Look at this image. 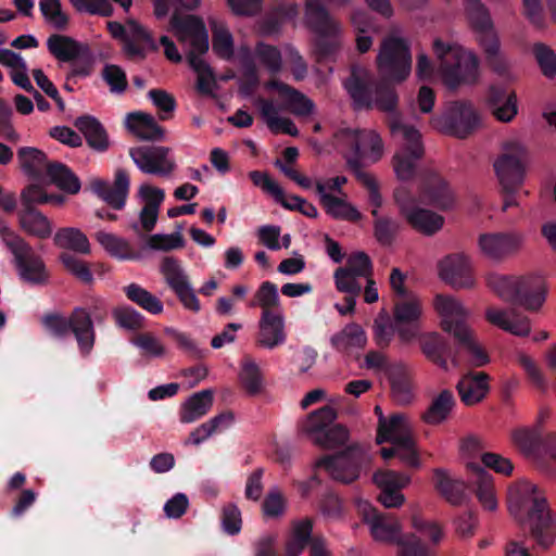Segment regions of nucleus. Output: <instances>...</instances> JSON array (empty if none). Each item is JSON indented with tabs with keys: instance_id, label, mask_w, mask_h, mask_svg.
<instances>
[{
	"instance_id": "obj_1",
	"label": "nucleus",
	"mask_w": 556,
	"mask_h": 556,
	"mask_svg": "<svg viewBox=\"0 0 556 556\" xmlns=\"http://www.w3.org/2000/svg\"><path fill=\"white\" fill-rule=\"evenodd\" d=\"M170 26L178 41L186 48L188 62L197 73L198 91L212 94L216 81L211 67L202 59L208 50V35L203 21L193 15L174 14Z\"/></svg>"
},
{
	"instance_id": "obj_2",
	"label": "nucleus",
	"mask_w": 556,
	"mask_h": 556,
	"mask_svg": "<svg viewBox=\"0 0 556 556\" xmlns=\"http://www.w3.org/2000/svg\"><path fill=\"white\" fill-rule=\"evenodd\" d=\"M432 50L438 75L446 88L456 90L479 83L480 62L475 52L440 38L433 40Z\"/></svg>"
},
{
	"instance_id": "obj_3",
	"label": "nucleus",
	"mask_w": 556,
	"mask_h": 556,
	"mask_svg": "<svg viewBox=\"0 0 556 556\" xmlns=\"http://www.w3.org/2000/svg\"><path fill=\"white\" fill-rule=\"evenodd\" d=\"M345 89L354 101L356 108H371L374 104L381 111L389 113L388 125L395 117L397 94L393 88L375 86L370 72L364 67H353L351 76L344 83Z\"/></svg>"
},
{
	"instance_id": "obj_4",
	"label": "nucleus",
	"mask_w": 556,
	"mask_h": 556,
	"mask_svg": "<svg viewBox=\"0 0 556 556\" xmlns=\"http://www.w3.org/2000/svg\"><path fill=\"white\" fill-rule=\"evenodd\" d=\"M377 72L381 80L400 84L407 79L412 72V55L408 42L395 35L386 36L376 58Z\"/></svg>"
},
{
	"instance_id": "obj_5",
	"label": "nucleus",
	"mask_w": 556,
	"mask_h": 556,
	"mask_svg": "<svg viewBox=\"0 0 556 556\" xmlns=\"http://www.w3.org/2000/svg\"><path fill=\"white\" fill-rule=\"evenodd\" d=\"M529 161L528 149L518 138L501 142L493 167L504 190L516 191L523 184Z\"/></svg>"
},
{
	"instance_id": "obj_6",
	"label": "nucleus",
	"mask_w": 556,
	"mask_h": 556,
	"mask_svg": "<svg viewBox=\"0 0 556 556\" xmlns=\"http://www.w3.org/2000/svg\"><path fill=\"white\" fill-rule=\"evenodd\" d=\"M390 130L394 137L403 140V147L393 155L392 163L395 175L401 180H408L414 177L417 161L424 155L420 132L397 118L390 121Z\"/></svg>"
},
{
	"instance_id": "obj_7",
	"label": "nucleus",
	"mask_w": 556,
	"mask_h": 556,
	"mask_svg": "<svg viewBox=\"0 0 556 556\" xmlns=\"http://www.w3.org/2000/svg\"><path fill=\"white\" fill-rule=\"evenodd\" d=\"M305 7L307 23L316 34V53L328 58L341 47V25L329 15L320 0H306Z\"/></svg>"
},
{
	"instance_id": "obj_8",
	"label": "nucleus",
	"mask_w": 556,
	"mask_h": 556,
	"mask_svg": "<svg viewBox=\"0 0 556 556\" xmlns=\"http://www.w3.org/2000/svg\"><path fill=\"white\" fill-rule=\"evenodd\" d=\"M393 198L400 215L415 231L430 237L443 228L444 217L421 207L416 198L405 188H397Z\"/></svg>"
},
{
	"instance_id": "obj_9",
	"label": "nucleus",
	"mask_w": 556,
	"mask_h": 556,
	"mask_svg": "<svg viewBox=\"0 0 556 556\" xmlns=\"http://www.w3.org/2000/svg\"><path fill=\"white\" fill-rule=\"evenodd\" d=\"M337 143L342 148H349L354 152V157H348L346 162L377 163L384 154V143L380 135L374 129L343 128L336 134Z\"/></svg>"
},
{
	"instance_id": "obj_10",
	"label": "nucleus",
	"mask_w": 556,
	"mask_h": 556,
	"mask_svg": "<svg viewBox=\"0 0 556 556\" xmlns=\"http://www.w3.org/2000/svg\"><path fill=\"white\" fill-rule=\"evenodd\" d=\"M371 458L365 446L350 445L344 452L321 458L317 466L337 481L351 483L359 477L362 467L369 465Z\"/></svg>"
},
{
	"instance_id": "obj_11",
	"label": "nucleus",
	"mask_w": 556,
	"mask_h": 556,
	"mask_svg": "<svg viewBox=\"0 0 556 556\" xmlns=\"http://www.w3.org/2000/svg\"><path fill=\"white\" fill-rule=\"evenodd\" d=\"M507 505L510 515L520 525L539 509L544 508L547 502L535 484L527 480H518L508 488Z\"/></svg>"
},
{
	"instance_id": "obj_12",
	"label": "nucleus",
	"mask_w": 556,
	"mask_h": 556,
	"mask_svg": "<svg viewBox=\"0 0 556 556\" xmlns=\"http://www.w3.org/2000/svg\"><path fill=\"white\" fill-rule=\"evenodd\" d=\"M108 28L114 38L124 40V50L130 58L143 59L148 51L157 49L150 33L135 20L127 21L126 25L118 22H109Z\"/></svg>"
},
{
	"instance_id": "obj_13",
	"label": "nucleus",
	"mask_w": 556,
	"mask_h": 556,
	"mask_svg": "<svg viewBox=\"0 0 556 556\" xmlns=\"http://www.w3.org/2000/svg\"><path fill=\"white\" fill-rule=\"evenodd\" d=\"M525 242L526 237L521 232H488L479 236L478 248L484 257L502 262L519 253L523 249Z\"/></svg>"
},
{
	"instance_id": "obj_14",
	"label": "nucleus",
	"mask_w": 556,
	"mask_h": 556,
	"mask_svg": "<svg viewBox=\"0 0 556 556\" xmlns=\"http://www.w3.org/2000/svg\"><path fill=\"white\" fill-rule=\"evenodd\" d=\"M433 306L440 317V326L443 331L457 338L470 329L467 324L470 311L455 296L437 294Z\"/></svg>"
},
{
	"instance_id": "obj_15",
	"label": "nucleus",
	"mask_w": 556,
	"mask_h": 556,
	"mask_svg": "<svg viewBox=\"0 0 556 556\" xmlns=\"http://www.w3.org/2000/svg\"><path fill=\"white\" fill-rule=\"evenodd\" d=\"M7 247L15 256L21 277L31 283H43L48 273L42 260L33 253L30 245L20 236L10 235Z\"/></svg>"
},
{
	"instance_id": "obj_16",
	"label": "nucleus",
	"mask_w": 556,
	"mask_h": 556,
	"mask_svg": "<svg viewBox=\"0 0 556 556\" xmlns=\"http://www.w3.org/2000/svg\"><path fill=\"white\" fill-rule=\"evenodd\" d=\"M358 511L369 527L374 540L382 543H396L403 538L401 523L392 515L379 514L367 501H358Z\"/></svg>"
},
{
	"instance_id": "obj_17",
	"label": "nucleus",
	"mask_w": 556,
	"mask_h": 556,
	"mask_svg": "<svg viewBox=\"0 0 556 556\" xmlns=\"http://www.w3.org/2000/svg\"><path fill=\"white\" fill-rule=\"evenodd\" d=\"M169 152L168 148L161 146L137 147L129 150V155L141 172L168 176L176 167V163L169 156Z\"/></svg>"
},
{
	"instance_id": "obj_18",
	"label": "nucleus",
	"mask_w": 556,
	"mask_h": 556,
	"mask_svg": "<svg viewBox=\"0 0 556 556\" xmlns=\"http://www.w3.org/2000/svg\"><path fill=\"white\" fill-rule=\"evenodd\" d=\"M438 268L440 278L454 288L475 286L471 258L463 252L446 255L439 262Z\"/></svg>"
},
{
	"instance_id": "obj_19",
	"label": "nucleus",
	"mask_w": 556,
	"mask_h": 556,
	"mask_svg": "<svg viewBox=\"0 0 556 556\" xmlns=\"http://www.w3.org/2000/svg\"><path fill=\"white\" fill-rule=\"evenodd\" d=\"M376 440L378 444L389 442L391 444L416 447L412 422L404 414L381 417L378 424Z\"/></svg>"
},
{
	"instance_id": "obj_20",
	"label": "nucleus",
	"mask_w": 556,
	"mask_h": 556,
	"mask_svg": "<svg viewBox=\"0 0 556 556\" xmlns=\"http://www.w3.org/2000/svg\"><path fill=\"white\" fill-rule=\"evenodd\" d=\"M90 188L108 205L122 210L129 193L130 177L126 169L117 168L113 184L96 178L90 181Z\"/></svg>"
},
{
	"instance_id": "obj_21",
	"label": "nucleus",
	"mask_w": 556,
	"mask_h": 556,
	"mask_svg": "<svg viewBox=\"0 0 556 556\" xmlns=\"http://www.w3.org/2000/svg\"><path fill=\"white\" fill-rule=\"evenodd\" d=\"M535 544L546 551L554 545L556 541V515L549 509L548 505L539 509L538 513L526 519L525 523Z\"/></svg>"
},
{
	"instance_id": "obj_22",
	"label": "nucleus",
	"mask_w": 556,
	"mask_h": 556,
	"mask_svg": "<svg viewBox=\"0 0 556 556\" xmlns=\"http://www.w3.org/2000/svg\"><path fill=\"white\" fill-rule=\"evenodd\" d=\"M444 123L452 135L463 139L480 126L481 119L471 103L455 102L444 116Z\"/></svg>"
},
{
	"instance_id": "obj_23",
	"label": "nucleus",
	"mask_w": 556,
	"mask_h": 556,
	"mask_svg": "<svg viewBox=\"0 0 556 556\" xmlns=\"http://www.w3.org/2000/svg\"><path fill=\"white\" fill-rule=\"evenodd\" d=\"M516 303L526 309L535 312L540 309L546 299L547 287L545 279L540 274L517 276Z\"/></svg>"
},
{
	"instance_id": "obj_24",
	"label": "nucleus",
	"mask_w": 556,
	"mask_h": 556,
	"mask_svg": "<svg viewBox=\"0 0 556 556\" xmlns=\"http://www.w3.org/2000/svg\"><path fill=\"white\" fill-rule=\"evenodd\" d=\"M484 316L488 323L514 336L526 337L531 331L528 317L513 307L489 306Z\"/></svg>"
},
{
	"instance_id": "obj_25",
	"label": "nucleus",
	"mask_w": 556,
	"mask_h": 556,
	"mask_svg": "<svg viewBox=\"0 0 556 556\" xmlns=\"http://www.w3.org/2000/svg\"><path fill=\"white\" fill-rule=\"evenodd\" d=\"M285 315L266 314L261 315L256 345L267 350H274L286 341Z\"/></svg>"
},
{
	"instance_id": "obj_26",
	"label": "nucleus",
	"mask_w": 556,
	"mask_h": 556,
	"mask_svg": "<svg viewBox=\"0 0 556 556\" xmlns=\"http://www.w3.org/2000/svg\"><path fill=\"white\" fill-rule=\"evenodd\" d=\"M266 87L269 89H275L278 92L282 101L283 110H288L295 116L300 117L308 116L314 113V102L304 93L290 87L289 85L279 80H271L267 83Z\"/></svg>"
},
{
	"instance_id": "obj_27",
	"label": "nucleus",
	"mask_w": 556,
	"mask_h": 556,
	"mask_svg": "<svg viewBox=\"0 0 556 556\" xmlns=\"http://www.w3.org/2000/svg\"><path fill=\"white\" fill-rule=\"evenodd\" d=\"M490 377L483 371L469 372L457 383L460 401L467 406H473L486 396L490 391Z\"/></svg>"
},
{
	"instance_id": "obj_28",
	"label": "nucleus",
	"mask_w": 556,
	"mask_h": 556,
	"mask_svg": "<svg viewBox=\"0 0 556 556\" xmlns=\"http://www.w3.org/2000/svg\"><path fill=\"white\" fill-rule=\"evenodd\" d=\"M70 331L73 332L78 348L84 355L93 349L96 332L90 314L83 307H76L70 316Z\"/></svg>"
},
{
	"instance_id": "obj_29",
	"label": "nucleus",
	"mask_w": 556,
	"mask_h": 556,
	"mask_svg": "<svg viewBox=\"0 0 556 556\" xmlns=\"http://www.w3.org/2000/svg\"><path fill=\"white\" fill-rule=\"evenodd\" d=\"M433 486L451 505H462L467 498V484L460 479L453 478L443 468L433 470Z\"/></svg>"
},
{
	"instance_id": "obj_30",
	"label": "nucleus",
	"mask_w": 556,
	"mask_h": 556,
	"mask_svg": "<svg viewBox=\"0 0 556 556\" xmlns=\"http://www.w3.org/2000/svg\"><path fill=\"white\" fill-rule=\"evenodd\" d=\"M488 102L493 116L500 122L508 123L517 115V96L514 91L491 87Z\"/></svg>"
},
{
	"instance_id": "obj_31",
	"label": "nucleus",
	"mask_w": 556,
	"mask_h": 556,
	"mask_svg": "<svg viewBox=\"0 0 556 556\" xmlns=\"http://www.w3.org/2000/svg\"><path fill=\"white\" fill-rule=\"evenodd\" d=\"M21 229L38 239H47L53 231V225L47 216L34 207H24L18 213Z\"/></svg>"
},
{
	"instance_id": "obj_32",
	"label": "nucleus",
	"mask_w": 556,
	"mask_h": 556,
	"mask_svg": "<svg viewBox=\"0 0 556 556\" xmlns=\"http://www.w3.org/2000/svg\"><path fill=\"white\" fill-rule=\"evenodd\" d=\"M317 193L326 213L331 217L348 222H357L362 218V214L351 203L329 192H325V186L318 185Z\"/></svg>"
},
{
	"instance_id": "obj_33",
	"label": "nucleus",
	"mask_w": 556,
	"mask_h": 556,
	"mask_svg": "<svg viewBox=\"0 0 556 556\" xmlns=\"http://www.w3.org/2000/svg\"><path fill=\"white\" fill-rule=\"evenodd\" d=\"M467 468L476 477V496L478 501L484 509L494 511L497 508V500L493 477L478 464L469 463Z\"/></svg>"
},
{
	"instance_id": "obj_34",
	"label": "nucleus",
	"mask_w": 556,
	"mask_h": 556,
	"mask_svg": "<svg viewBox=\"0 0 556 556\" xmlns=\"http://www.w3.org/2000/svg\"><path fill=\"white\" fill-rule=\"evenodd\" d=\"M391 393L393 400L407 405L414 400V384L409 370L403 365H395L389 371Z\"/></svg>"
},
{
	"instance_id": "obj_35",
	"label": "nucleus",
	"mask_w": 556,
	"mask_h": 556,
	"mask_svg": "<svg viewBox=\"0 0 556 556\" xmlns=\"http://www.w3.org/2000/svg\"><path fill=\"white\" fill-rule=\"evenodd\" d=\"M511 444L525 456L534 457L543 444L542 433L538 427L518 426L510 430Z\"/></svg>"
},
{
	"instance_id": "obj_36",
	"label": "nucleus",
	"mask_w": 556,
	"mask_h": 556,
	"mask_svg": "<svg viewBox=\"0 0 556 556\" xmlns=\"http://www.w3.org/2000/svg\"><path fill=\"white\" fill-rule=\"evenodd\" d=\"M455 406V397L450 390H442L435 394L427 409L421 414L424 422L437 426L444 422Z\"/></svg>"
},
{
	"instance_id": "obj_37",
	"label": "nucleus",
	"mask_w": 556,
	"mask_h": 556,
	"mask_svg": "<svg viewBox=\"0 0 556 556\" xmlns=\"http://www.w3.org/2000/svg\"><path fill=\"white\" fill-rule=\"evenodd\" d=\"M126 126L142 140H161L164 137V130L156 124L154 117L143 112L128 114Z\"/></svg>"
},
{
	"instance_id": "obj_38",
	"label": "nucleus",
	"mask_w": 556,
	"mask_h": 556,
	"mask_svg": "<svg viewBox=\"0 0 556 556\" xmlns=\"http://www.w3.org/2000/svg\"><path fill=\"white\" fill-rule=\"evenodd\" d=\"M75 127L84 135L88 146L99 152L108 150L109 137L101 123L92 116H81L75 121Z\"/></svg>"
},
{
	"instance_id": "obj_39",
	"label": "nucleus",
	"mask_w": 556,
	"mask_h": 556,
	"mask_svg": "<svg viewBox=\"0 0 556 556\" xmlns=\"http://www.w3.org/2000/svg\"><path fill=\"white\" fill-rule=\"evenodd\" d=\"M313 521L308 518L292 523L290 534L285 544V556H300L311 544Z\"/></svg>"
},
{
	"instance_id": "obj_40",
	"label": "nucleus",
	"mask_w": 556,
	"mask_h": 556,
	"mask_svg": "<svg viewBox=\"0 0 556 556\" xmlns=\"http://www.w3.org/2000/svg\"><path fill=\"white\" fill-rule=\"evenodd\" d=\"M424 194L430 204L441 210L452 208L456 202L454 192L439 175H432L429 178Z\"/></svg>"
},
{
	"instance_id": "obj_41",
	"label": "nucleus",
	"mask_w": 556,
	"mask_h": 556,
	"mask_svg": "<svg viewBox=\"0 0 556 556\" xmlns=\"http://www.w3.org/2000/svg\"><path fill=\"white\" fill-rule=\"evenodd\" d=\"M337 418V412L331 406H324L308 414L301 424V431L308 435L313 443L320 437Z\"/></svg>"
},
{
	"instance_id": "obj_42",
	"label": "nucleus",
	"mask_w": 556,
	"mask_h": 556,
	"mask_svg": "<svg viewBox=\"0 0 556 556\" xmlns=\"http://www.w3.org/2000/svg\"><path fill=\"white\" fill-rule=\"evenodd\" d=\"M213 405V392L203 390L191 395L181 406L180 421L191 424L208 413Z\"/></svg>"
},
{
	"instance_id": "obj_43",
	"label": "nucleus",
	"mask_w": 556,
	"mask_h": 556,
	"mask_svg": "<svg viewBox=\"0 0 556 556\" xmlns=\"http://www.w3.org/2000/svg\"><path fill=\"white\" fill-rule=\"evenodd\" d=\"M257 103L262 117L273 132H283L292 137H296L299 135L295 124L288 117H280L279 108H277L271 101L260 99Z\"/></svg>"
},
{
	"instance_id": "obj_44",
	"label": "nucleus",
	"mask_w": 556,
	"mask_h": 556,
	"mask_svg": "<svg viewBox=\"0 0 556 556\" xmlns=\"http://www.w3.org/2000/svg\"><path fill=\"white\" fill-rule=\"evenodd\" d=\"M17 161L21 169L34 178H39L46 174L51 163L41 150L33 147L18 149Z\"/></svg>"
},
{
	"instance_id": "obj_45",
	"label": "nucleus",
	"mask_w": 556,
	"mask_h": 556,
	"mask_svg": "<svg viewBox=\"0 0 556 556\" xmlns=\"http://www.w3.org/2000/svg\"><path fill=\"white\" fill-rule=\"evenodd\" d=\"M249 306L260 307L262 309L261 315L283 314L278 294V289L276 285L270 281H264L258 287Z\"/></svg>"
},
{
	"instance_id": "obj_46",
	"label": "nucleus",
	"mask_w": 556,
	"mask_h": 556,
	"mask_svg": "<svg viewBox=\"0 0 556 556\" xmlns=\"http://www.w3.org/2000/svg\"><path fill=\"white\" fill-rule=\"evenodd\" d=\"M233 420V415L230 412L222 413L210 420L203 422L199 427H197L189 435L187 440V444L191 443L194 445H199L202 442L210 439L217 432H220L227 429Z\"/></svg>"
},
{
	"instance_id": "obj_47",
	"label": "nucleus",
	"mask_w": 556,
	"mask_h": 556,
	"mask_svg": "<svg viewBox=\"0 0 556 556\" xmlns=\"http://www.w3.org/2000/svg\"><path fill=\"white\" fill-rule=\"evenodd\" d=\"M50 53L60 61L68 62L77 59L84 51V47L71 37L52 35L47 40Z\"/></svg>"
},
{
	"instance_id": "obj_48",
	"label": "nucleus",
	"mask_w": 556,
	"mask_h": 556,
	"mask_svg": "<svg viewBox=\"0 0 556 556\" xmlns=\"http://www.w3.org/2000/svg\"><path fill=\"white\" fill-rule=\"evenodd\" d=\"M420 348L428 359L444 370L448 369L445 357L447 343L440 333L429 332L424 334L420 339Z\"/></svg>"
},
{
	"instance_id": "obj_49",
	"label": "nucleus",
	"mask_w": 556,
	"mask_h": 556,
	"mask_svg": "<svg viewBox=\"0 0 556 556\" xmlns=\"http://www.w3.org/2000/svg\"><path fill=\"white\" fill-rule=\"evenodd\" d=\"M46 175L52 184L67 193L76 194L80 190L79 179L62 163L51 162Z\"/></svg>"
},
{
	"instance_id": "obj_50",
	"label": "nucleus",
	"mask_w": 556,
	"mask_h": 556,
	"mask_svg": "<svg viewBox=\"0 0 556 556\" xmlns=\"http://www.w3.org/2000/svg\"><path fill=\"white\" fill-rule=\"evenodd\" d=\"M331 342L337 350L349 352L353 349H363L366 344V336L361 326L350 324L337 333Z\"/></svg>"
},
{
	"instance_id": "obj_51",
	"label": "nucleus",
	"mask_w": 556,
	"mask_h": 556,
	"mask_svg": "<svg viewBox=\"0 0 556 556\" xmlns=\"http://www.w3.org/2000/svg\"><path fill=\"white\" fill-rule=\"evenodd\" d=\"M96 240L101 247L110 253L112 256L119 260H131L136 257L130 243L121 237L105 231H98L96 233Z\"/></svg>"
},
{
	"instance_id": "obj_52",
	"label": "nucleus",
	"mask_w": 556,
	"mask_h": 556,
	"mask_svg": "<svg viewBox=\"0 0 556 556\" xmlns=\"http://www.w3.org/2000/svg\"><path fill=\"white\" fill-rule=\"evenodd\" d=\"M349 166L354 170L358 181L368 191V201L372 206L371 215L374 216V219L386 218L387 216L379 214V208L382 206V197L379 192V185L376 178L369 173L359 170L356 162L349 161Z\"/></svg>"
},
{
	"instance_id": "obj_53",
	"label": "nucleus",
	"mask_w": 556,
	"mask_h": 556,
	"mask_svg": "<svg viewBox=\"0 0 556 556\" xmlns=\"http://www.w3.org/2000/svg\"><path fill=\"white\" fill-rule=\"evenodd\" d=\"M56 245L81 254L90 253V243L85 233L77 228H62L54 236Z\"/></svg>"
},
{
	"instance_id": "obj_54",
	"label": "nucleus",
	"mask_w": 556,
	"mask_h": 556,
	"mask_svg": "<svg viewBox=\"0 0 556 556\" xmlns=\"http://www.w3.org/2000/svg\"><path fill=\"white\" fill-rule=\"evenodd\" d=\"M213 33V51L222 59L233 55V38L226 25L215 18L210 20Z\"/></svg>"
},
{
	"instance_id": "obj_55",
	"label": "nucleus",
	"mask_w": 556,
	"mask_h": 556,
	"mask_svg": "<svg viewBox=\"0 0 556 556\" xmlns=\"http://www.w3.org/2000/svg\"><path fill=\"white\" fill-rule=\"evenodd\" d=\"M126 296L144 311L157 315L163 312L162 302L151 292L137 283H130L124 288Z\"/></svg>"
},
{
	"instance_id": "obj_56",
	"label": "nucleus",
	"mask_w": 556,
	"mask_h": 556,
	"mask_svg": "<svg viewBox=\"0 0 556 556\" xmlns=\"http://www.w3.org/2000/svg\"><path fill=\"white\" fill-rule=\"evenodd\" d=\"M466 12L470 26L476 34L494 27V23L488 8L480 0H467Z\"/></svg>"
},
{
	"instance_id": "obj_57",
	"label": "nucleus",
	"mask_w": 556,
	"mask_h": 556,
	"mask_svg": "<svg viewBox=\"0 0 556 556\" xmlns=\"http://www.w3.org/2000/svg\"><path fill=\"white\" fill-rule=\"evenodd\" d=\"M486 283L501 299L516 303V288L518 285L517 276H506L492 273L488 275Z\"/></svg>"
},
{
	"instance_id": "obj_58",
	"label": "nucleus",
	"mask_w": 556,
	"mask_h": 556,
	"mask_svg": "<svg viewBox=\"0 0 556 556\" xmlns=\"http://www.w3.org/2000/svg\"><path fill=\"white\" fill-rule=\"evenodd\" d=\"M161 273L165 278L166 283L175 293L190 285L188 276L181 268L180 264L173 257H165L162 261Z\"/></svg>"
},
{
	"instance_id": "obj_59",
	"label": "nucleus",
	"mask_w": 556,
	"mask_h": 556,
	"mask_svg": "<svg viewBox=\"0 0 556 556\" xmlns=\"http://www.w3.org/2000/svg\"><path fill=\"white\" fill-rule=\"evenodd\" d=\"M239 378L242 387L249 394L255 395L263 390L262 372L253 359L245 358L243 361Z\"/></svg>"
},
{
	"instance_id": "obj_60",
	"label": "nucleus",
	"mask_w": 556,
	"mask_h": 556,
	"mask_svg": "<svg viewBox=\"0 0 556 556\" xmlns=\"http://www.w3.org/2000/svg\"><path fill=\"white\" fill-rule=\"evenodd\" d=\"M39 10L51 27L63 30L68 25V16L63 11L60 0H40Z\"/></svg>"
},
{
	"instance_id": "obj_61",
	"label": "nucleus",
	"mask_w": 556,
	"mask_h": 556,
	"mask_svg": "<svg viewBox=\"0 0 556 556\" xmlns=\"http://www.w3.org/2000/svg\"><path fill=\"white\" fill-rule=\"evenodd\" d=\"M421 302L416 296H404L395 304L394 318L396 323H415L421 316Z\"/></svg>"
},
{
	"instance_id": "obj_62",
	"label": "nucleus",
	"mask_w": 556,
	"mask_h": 556,
	"mask_svg": "<svg viewBox=\"0 0 556 556\" xmlns=\"http://www.w3.org/2000/svg\"><path fill=\"white\" fill-rule=\"evenodd\" d=\"M516 362L523 369L528 380L532 383V386L542 391L546 389L545 376L532 356L525 352H518L516 354Z\"/></svg>"
},
{
	"instance_id": "obj_63",
	"label": "nucleus",
	"mask_w": 556,
	"mask_h": 556,
	"mask_svg": "<svg viewBox=\"0 0 556 556\" xmlns=\"http://www.w3.org/2000/svg\"><path fill=\"white\" fill-rule=\"evenodd\" d=\"M458 343L469 353V362L475 367H482L490 362V358L483 348L478 343L471 329L466 333L455 338Z\"/></svg>"
},
{
	"instance_id": "obj_64",
	"label": "nucleus",
	"mask_w": 556,
	"mask_h": 556,
	"mask_svg": "<svg viewBox=\"0 0 556 556\" xmlns=\"http://www.w3.org/2000/svg\"><path fill=\"white\" fill-rule=\"evenodd\" d=\"M532 52L542 74L547 78L555 77L556 53L554 50L542 42H536L533 45Z\"/></svg>"
}]
</instances>
